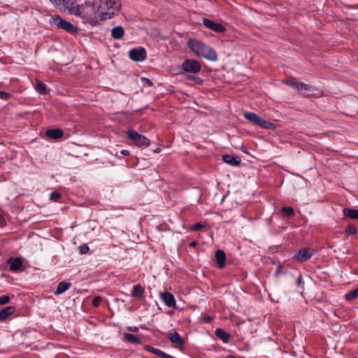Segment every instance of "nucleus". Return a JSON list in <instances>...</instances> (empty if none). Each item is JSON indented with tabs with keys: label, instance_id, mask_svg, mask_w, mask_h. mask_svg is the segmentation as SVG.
<instances>
[{
	"label": "nucleus",
	"instance_id": "1",
	"mask_svg": "<svg viewBox=\"0 0 358 358\" xmlns=\"http://www.w3.org/2000/svg\"><path fill=\"white\" fill-rule=\"evenodd\" d=\"M70 6L68 13L71 15L79 16L83 19V22L88 23L92 26H96L101 22L97 4L95 0L92 1H87L84 3L77 4L73 0L71 3H69Z\"/></svg>",
	"mask_w": 358,
	"mask_h": 358
},
{
	"label": "nucleus",
	"instance_id": "2",
	"mask_svg": "<svg viewBox=\"0 0 358 358\" xmlns=\"http://www.w3.org/2000/svg\"><path fill=\"white\" fill-rule=\"evenodd\" d=\"M187 45L196 55L201 56L213 62L217 60L216 52L210 46L196 39H189L187 41Z\"/></svg>",
	"mask_w": 358,
	"mask_h": 358
},
{
	"label": "nucleus",
	"instance_id": "3",
	"mask_svg": "<svg viewBox=\"0 0 358 358\" xmlns=\"http://www.w3.org/2000/svg\"><path fill=\"white\" fill-rule=\"evenodd\" d=\"M101 22L113 17L119 10L120 3L118 0H95Z\"/></svg>",
	"mask_w": 358,
	"mask_h": 358
},
{
	"label": "nucleus",
	"instance_id": "4",
	"mask_svg": "<svg viewBox=\"0 0 358 358\" xmlns=\"http://www.w3.org/2000/svg\"><path fill=\"white\" fill-rule=\"evenodd\" d=\"M50 23L57 27L58 29H64L71 34L76 33L78 31V28L72 23L62 19L59 15L52 16L50 20Z\"/></svg>",
	"mask_w": 358,
	"mask_h": 358
},
{
	"label": "nucleus",
	"instance_id": "5",
	"mask_svg": "<svg viewBox=\"0 0 358 358\" xmlns=\"http://www.w3.org/2000/svg\"><path fill=\"white\" fill-rule=\"evenodd\" d=\"M127 138L133 144L138 148H146L150 144V141L145 136L138 134L134 129H129L127 132Z\"/></svg>",
	"mask_w": 358,
	"mask_h": 358
},
{
	"label": "nucleus",
	"instance_id": "6",
	"mask_svg": "<svg viewBox=\"0 0 358 358\" xmlns=\"http://www.w3.org/2000/svg\"><path fill=\"white\" fill-rule=\"evenodd\" d=\"M244 117L250 121L251 122L259 126L262 128L267 129H274L275 126L273 123L264 120L262 117L258 116L257 114L251 112H248L244 114Z\"/></svg>",
	"mask_w": 358,
	"mask_h": 358
},
{
	"label": "nucleus",
	"instance_id": "7",
	"mask_svg": "<svg viewBox=\"0 0 358 358\" xmlns=\"http://www.w3.org/2000/svg\"><path fill=\"white\" fill-rule=\"evenodd\" d=\"M284 83L289 85L290 87H293L294 89L296 90L301 94L306 96L311 95L315 90V89L312 86L302 83H299L297 80H296L295 78L287 79L285 80Z\"/></svg>",
	"mask_w": 358,
	"mask_h": 358
},
{
	"label": "nucleus",
	"instance_id": "8",
	"mask_svg": "<svg viewBox=\"0 0 358 358\" xmlns=\"http://www.w3.org/2000/svg\"><path fill=\"white\" fill-rule=\"evenodd\" d=\"M182 69L185 72L196 73L200 71L201 64L194 59H187L182 64Z\"/></svg>",
	"mask_w": 358,
	"mask_h": 358
},
{
	"label": "nucleus",
	"instance_id": "9",
	"mask_svg": "<svg viewBox=\"0 0 358 358\" xmlns=\"http://www.w3.org/2000/svg\"><path fill=\"white\" fill-rule=\"evenodd\" d=\"M129 57L135 62H143L146 58V52L142 48H134L129 51Z\"/></svg>",
	"mask_w": 358,
	"mask_h": 358
},
{
	"label": "nucleus",
	"instance_id": "10",
	"mask_svg": "<svg viewBox=\"0 0 358 358\" xmlns=\"http://www.w3.org/2000/svg\"><path fill=\"white\" fill-rule=\"evenodd\" d=\"M313 255V250L308 248H305L300 250L295 255L294 258L296 260H297L299 262H306L308 259H309L312 257Z\"/></svg>",
	"mask_w": 358,
	"mask_h": 358
},
{
	"label": "nucleus",
	"instance_id": "11",
	"mask_svg": "<svg viewBox=\"0 0 358 358\" xmlns=\"http://www.w3.org/2000/svg\"><path fill=\"white\" fill-rule=\"evenodd\" d=\"M203 22L206 27L214 31L223 32L225 31V27L220 23L215 22L209 19H203Z\"/></svg>",
	"mask_w": 358,
	"mask_h": 358
},
{
	"label": "nucleus",
	"instance_id": "12",
	"mask_svg": "<svg viewBox=\"0 0 358 358\" xmlns=\"http://www.w3.org/2000/svg\"><path fill=\"white\" fill-rule=\"evenodd\" d=\"M160 298L166 306L171 308L176 306L175 297L171 292H161Z\"/></svg>",
	"mask_w": 358,
	"mask_h": 358
},
{
	"label": "nucleus",
	"instance_id": "13",
	"mask_svg": "<svg viewBox=\"0 0 358 358\" xmlns=\"http://www.w3.org/2000/svg\"><path fill=\"white\" fill-rule=\"evenodd\" d=\"M56 8L63 12H68L70 6L69 3H71L73 0H50Z\"/></svg>",
	"mask_w": 358,
	"mask_h": 358
},
{
	"label": "nucleus",
	"instance_id": "14",
	"mask_svg": "<svg viewBox=\"0 0 358 358\" xmlns=\"http://www.w3.org/2000/svg\"><path fill=\"white\" fill-rule=\"evenodd\" d=\"M223 161L231 166H238L241 164V158L238 156L225 155L222 157Z\"/></svg>",
	"mask_w": 358,
	"mask_h": 358
},
{
	"label": "nucleus",
	"instance_id": "15",
	"mask_svg": "<svg viewBox=\"0 0 358 358\" xmlns=\"http://www.w3.org/2000/svg\"><path fill=\"white\" fill-rule=\"evenodd\" d=\"M15 311V307L7 306L0 310V321L6 320L10 315Z\"/></svg>",
	"mask_w": 358,
	"mask_h": 358
},
{
	"label": "nucleus",
	"instance_id": "16",
	"mask_svg": "<svg viewBox=\"0 0 358 358\" xmlns=\"http://www.w3.org/2000/svg\"><path fill=\"white\" fill-rule=\"evenodd\" d=\"M10 269L12 271H17L22 266V262L20 257L12 258L8 260Z\"/></svg>",
	"mask_w": 358,
	"mask_h": 358
},
{
	"label": "nucleus",
	"instance_id": "17",
	"mask_svg": "<svg viewBox=\"0 0 358 358\" xmlns=\"http://www.w3.org/2000/svg\"><path fill=\"white\" fill-rule=\"evenodd\" d=\"M167 336H168L169 339L173 343H174L175 345H176L178 346H180L183 344V340L182 339L180 336L178 334V333L176 331L172 332V333H169L167 334Z\"/></svg>",
	"mask_w": 358,
	"mask_h": 358
},
{
	"label": "nucleus",
	"instance_id": "18",
	"mask_svg": "<svg viewBox=\"0 0 358 358\" xmlns=\"http://www.w3.org/2000/svg\"><path fill=\"white\" fill-rule=\"evenodd\" d=\"M64 132L59 129H49L46 131V136L52 139H58L63 136Z\"/></svg>",
	"mask_w": 358,
	"mask_h": 358
},
{
	"label": "nucleus",
	"instance_id": "19",
	"mask_svg": "<svg viewBox=\"0 0 358 358\" xmlns=\"http://www.w3.org/2000/svg\"><path fill=\"white\" fill-rule=\"evenodd\" d=\"M343 215L345 217L357 220L358 219V209L345 208L343 210Z\"/></svg>",
	"mask_w": 358,
	"mask_h": 358
},
{
	"label": "nucleus",
	"instance_id": "20",
	"mask_svg": "<svg viewBox=\"0 0 358 358\" xmlns=\"http://www.w3.org/2000/svg\"><path fill=\"white\" fill-rule=\"evenodd\" d=\"M215 259L217 264H218L220 268H223L225 265V259L226 256L222 250H217L215 253Z\"/></svg>",
	"mask_w": 358,
	"mask_h": 358
},
{
	"label": "nucleus",
	"instance_id": "21",
	"mask_svg": "<svg viewBox=\"0 0 358 358\" xmlns=\"http://www.w3.org/2000/svg\"><path fill=\"white\" fill-rule=\"evenodd\" d=\"M71 287V283L66 282H60L56 290L54 292L55 295H59L64 292H65L69 287Z\"/></svg>",
	"mask_w": 358,
	"mask_h": 358
},
{
	"label": "nucleus",
	"instance_id": "22",
	"mask_svg": "<svg viewBox=\"0 0 358 358\" xmlns=\"http://www.w3.org/2000/svg\"><path fill=\"white\" fill-rule=\"evenodd\" d=\"M215 336L221 339L224 343H227L229 340V335L222 329H217L215 331Z\"/></svg>",
	"mask_w": 358,
	"mask_h": 358
},
{
	"label": "nucleus",
	"instance_id": "23",
	"mask_svg": "<svg viewBox=\"0 0 358 358\" xmlns=\"http://www.w3.org/2000/svg\"><path fill=\"white\" fill-rule=\"evenodd\" d=\"M124 34V30L122 27L117 26L114 27L111 31V36L115 39H120Z\"/></svg>",
	"mask_w": 358,
	"mask_h": 358
},
{
	"label": "nucleus",
	"instance_id": "24",
	"mask_svg": "<svg viewBox=\"0 0 358 358\" xmlns=\"http://www.w3.org/2000/svg\"><path fill=\"white\" fill-rule=\"evenodd\" d=\"M144 292V288L139 284L134 285L132 290V296L134 298H141Z\"/></svg>",
	"mask_w": 358,
	"mask_h": 358
},
{
	"label": "nucleus",
	"instance_id": "25",
	"mask_svg": "<svg viewBox=\"0 0 358 358\" xmlns=\"http://www.w3.org/2000/svg\"><path fill=\"white\" fill-rule=\"evenodd\" d=\"M123 337L125 341L130 343L139 344L141 343L140 338L131 334L124 333L123 334Z\"/></svg>",
	"mask_w": 358,
	"mask_h": 358
},
{
	"label": "nucleus",
	"instance_id": "26",
	"mask_svg": "<svg viewBox=\"0 0 358 358\" xmlns=\"http://www.w3.org/2000/svg\"><path fill=\"white\" fill-rule=\"evenodd\" d=\"M146 349L149 352H152L153 354L157 355L158 356H160V357H162L163 358H174L171 355H168V354H166V353H165V352H162V350H160L159 349H157V348H154L148 346V347H147Z\"/></svg>",
	"mask_w": 358,
	"mask_h": 358
},
{
	"label": "nucleus",
	"instance_id": "27",
	"mask_svg": "<svg viewBox=\"0 0 358 358\" xmlns=\"http://www.w3.org/2000/svg\"><path fill=\"white\" fill-rule=\"evenodd\" d=\"M358 296V288L354 290L350 291L345 294V298L348 301H351Z\"/></svg>",
	"mask_w": 358,
	"mask_h": 358
},
{
	"label": "nucleus",
	"instance_id": "28",
	"mask_svg": "<svg viewBox=\"0 0 358 358\" xmlns=\"http://www.w3.org/2000/svg\"><path fill=\"white\" fill-rule=\"evenodd\" d=\"M36 90L41 94L46 93L45 85L40 80H37L36 83Z\"/></svg>",
	"mask_w": 358,
	"mask_h": 358
},
{
	"label": "nucleus",
	"instance_id": "29",
	"mask_svg": "<svg viewBox=\"0 0 358 358\" xmlns=\"http://www.w3.org/2000/svg\"><path fill=\"white\" fill-rule=\"evenodd\" d=\"M357 231L355 225H348V227L345 229V232L348 235H355Z\"/></svg>",
	"mask_w": 358,
	"mask_h": 358
},
{
	"label": "nucleus",
	"instance_id": "30",
	"mask_svg": "<svg viewBox=\"0 0 358 358\" xmlns=\"http://www.w3.org/2000/svg\"><path fill=\"white\" fill-rule=\"evenodd\" d=\"M80 254L85 255L88 253L90 251V248L86 244H83L78 247Z\"/></svg>",
	"mask_w": 358,
	"mask_h": 358
},
{
	"label": "nucleus",
	"instance_id": "31",
	"mask_svg": "<svg viewBox=\"0 0 358 358\" xmlns=\"http://www.w3.org/2000/svg\"><path fill=\"white\" fill-rule=\"evenodd\" d=\"M61 197V194L57 192H53L50 194V199L52 201H57Z\"/></svg>",
	"mask_w": 358,
	"mask_h": 358
},
{
	"label": "nucleus",
	"instance_id": "32",
	"mask_svg": "<svg viewBox=\"0 0 358 358\" xmlns=\"http://www.w3.org/2000/svg\"><path fill=\"white\" fill-rule=\"evenodd\" d=\"M10 297L7 295L0 296V306L7 304L10 301Z\"/></svg>",
	"mask_w": 358,
	"mask_h": 358
},
{
	"label": "nucleus",
	"instance_id": "33",
	"mask_svg": "<svg viewBox=\"0 0 358 358\" xmlns=\"http://www.w3.org/2000/svg\"><path fill=\"white\" fill-rule=\"evenodd\" d=\"M282 210L285 215L288 216H291L294 214V210L292 207H284Z\"/></svg>",
	"mask_w": 358,
	"mask_h": 358
},
{
	"label": "nucleus",
	"instance_id": "34",
	"mask_svg": "<svg viewBox=\"0 0 358 358\" xmlns=\"http://www.w3.org/2000/svg\"><path fill=\"white\" fill-rule=\"evenodd\" d=\"M101 301V298L100 296H96L94 298L92 301V304L94 306L97 307L99 306L100 303Z\"/></svg>",
	"mask_w": 358,
	"mask_h": 358
},
{
	"label": "nucleus",
	"instance_id": "35",
	"mask_svg": "<svg viewBox=\"0 0 358 358\" xmlns=\"http://www.w3.org/2000/svg\"><path fill=\"white\" fill-rule=\"evenodd\" d=\"M187 79L194 80L196 84H201L202 83V80L197 76H189Z\"/></svg>",
	"mask_w": 358,
	"mask_h": 358
},
{
	"label": "nucleus",
	"instance_id": "36",
	"mask_svg": "<svg viewBox=\"0 0 358 358\" xmlns=\"http://www.w3.org/2000/svg\"><path fill=\"white\" fill-rule=\"evenodd\" d=\"M141 80L142 83L145 85H148L150 87L152 85V82L147 78L143 77L141 78Z\"/></svg>",
	"mask_w": 358,
	"mask_h": 358
},
{
	"label": "nucleus",
	"instance_id": "37",
	"mask_svg": "<svg viewBox=\"0 0 358 358\" xmlns=\"http://www.w3.org/2000/svg\"><path fill=\"white\" fill-rule=\"evenodd\" d=\"M10 96V94L0 91V99H8Z\"/></svg>",
	"mask_w": 358,
	"mask_h": 358
},
{
	"label": "nucleus",
	"instance_id": "38",
	"mask_svg": "<svg viewBox=\"0 0 358 358\" xmlns=\"http://www.w3.org/2000/svg\"><path fill=\"white\" fill-rule=\"evenodd\" d=\"M203 227V225H192V227L190 230L192 231H197L200 230Z\"/></svg>",
	"mask_w": 358,
	"mask_h": 358
},
{
	"label": "nucleus",
	"instance_id": "39",
	"mask_svg": "<svg viewBox=\"0 0 358 358\" xmlns=\"http://www.w3.org/2000/svg\"><path fill=\"white\" fill-rule=\"evenodd\" d=\"M127 330L133 332H137L138 331V327L134 326L127 327Z\"/></svg>",
	"mask_w": 358,
	"mask_h": 358
},
{
	"label": "nucleus",
	"instance_id": "40",
	"mask_svg": "<svg viewBox=\"0 0 358 358\" xmlns=\"http://www.w3.org/2000/svg\"><path fill=\"white\" fill-rule=\"evenodd\" d=\"M6 222L5 217L3 215L1 210H0V224Z\"/></svg>",
	"mask_w": 358,
	"mask_h": 358
},
{
	"label": "nucleus",
	"instance_id": "41",
	"mask_svg": "<svg viewBox=\"0 0 358 358\" xmlns=\"http://www.w3.org/2000/svg\"><path fill=\"white\" fill-rule=\"evenodd\" d=\"M120 153H121L122 155H126V156H127V155H129V152L128 150H121V151H120Z\"/></svg>",
	"mask_w": 358,
	"mask_h": 358
},
{
	"label": "nucleus",
	"instance_id": "42",
	"mask_svg": "<svg viewBox=\"0 0 358 358\" xmlns=\"http://www.w3.org/2000/svg\"><path fill=\"white\" fill-rule=\"evenodd\" d=\"M298 285H300L301 283V275H299L297 280Z\"/></svg>",
	"mask_w": 358,
	"mask_h": 358
},
{
	"label": "nucleus",
	"instance_id": "43",
	"mask_svg": "<svg viewBox=\"0 0 358 358\" xmlns=\"http://www.w3.org/2000/svg\"><path fill=\"white\" fill-rule=\"evenodd\" d=\"M196 245V243L195 241H193L189 243L190 247H194Z\"/></svg>",
	"mask_w": 358,
	"mask_h": 358
},
{
	"label": "nucleus",
	"instance_id": "44",
	"mask_svg": "<svg viewBox=\"0 0 358 358\" xmlns=\"http://www.w3.org/2000/svg\"><path fill=\"white\" fill-rule=\"evenodd\" d=\"M225 358H238V357H236L234 355H229Z\"/></svg>",
	"mask_w": 358,
	"mask_h": 358
},
{
	"label": "nucleus",
	"instance_id": "45",
	"mask_svg": "<svg viewBox=\"0 0 358 358\" xmlns=\"http://www.w3.org/2000/svg\"><path fill=\"white\" fill-rule=\"evenodd\" d=\"M357 62H358V57H357Z\"/></svg>",
	"mask_w": 358,
	"mask_h": 358
}]
</instances>
